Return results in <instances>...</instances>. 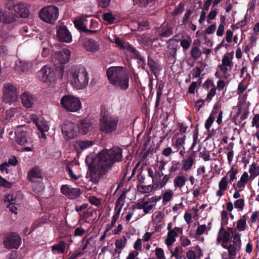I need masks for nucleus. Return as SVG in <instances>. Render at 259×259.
<instances>
[{
  "label": "nucleus",
  "mask_w": 259,
  "mask_h": 259,
  "mask_svg": "<svg viewBox=\"0 0 259 259\" xmlns=\"http://www.w3.org/2000/svg\"><path fill=\"white\" fill-rule=\"evenodd\" d=\"M15 15L17 17L26 18L29 15L28 5L27 4L19 3L14 6Z\"/></svg>",
  "instance_id": "20"
},
{
  "label": "nucleus",
  "mask_w": 259,
  "mask_h": 259,
  "mask_svg": "<svg viewBox=\"0 0 259 259\" xmlns=\"http://www.w3.org/2000/svg\"><path fill=\"white\" fill-rule=\"evenodd\" d=\"M68 82L76 90L84 89L89 83V75L85 68L82 66H73L66 72Z\"/></svg>",
  "instance_id": "3"
},
{
  "label": "nucleus",
  "mask_w": 259,
  "mask_h": 259,
  "mask_svg": "<svg viewBox=\"0 0 259 259\" xmlns=\"http://www.w3.org/2000/svg\"><path fill=\"white\" fill-rule=\"evenodd\" d=\"M187 181V179L184 176H177L174 180V186L175 189H181V188L185 185Z\"/></svg>",
  "instance_id": "34"
},
{
  "label": "nucleus",
  "mask_w": 259,
  "mask_h": 259,
  "mask_svg": "<svg viewBox=\"0 0 259 259\" xmlns=\"http://www.w3.org/2000/svg\"><path fill=\"white\" fill-rule=\"evenodd\" d=\"M142 240L141 238H138L134 244V250L141 251L142 250Z\"/></svg>",
  "instance_id": "60"
},
{
  "label": "nucleus",
  "mask_w": 259,
  "mask_h": 259,
  "mask_svg": "<svg viewBox=\"0 0 259 259\" xmlns=\"http://www.w3.org/2000/svg\"><path fill=\"white\" fill-rule=\"evenodd\" d=\"M152 185L144 186V185H139L138 186V189L139 191L143 193H148L151 192L153 190Z\"/></svg>",
  "instance_id": "54"
},
{
  "label": "nucleus",
  "mask_w": 259,
  "mask_h": 259,
  "mask_svg": "<svg viewBox=\"0 0 259 259\" xmlns=\"http://www.w3.org/2000/svg\"><path fill=\"white\" fill-rule=\"evenodd\" d=\"M62 107L68 111L75 112L81 108V103L78 97L72 95L64 96L61 100Z\"/></svg>",
  "instance_id": "9"
},
{
  "label": "nucleus",
  "mask_w": 259,
  "mask_h": 259,
  "mask_svg": "<svg viewBox=\"0 0 259 259\" xmlns=\"http://www.w3.org/2000/svg\"><path fill=\"white\" fill-rule=\"evenodd\" d=\"M16 142L20 145H24L27 143L26 127L22 126H18L15 131Z\"/></svg>",
  "instance_id": "22"
},
{
  "label": "nucleus",
  "mask_w": 259,
  "mask_h": 259,
  "mask_svg": "<svg viewBox=\"0 0 259 259\" xmlns=\"http://www.w3.org/2000/svg\"><path fill=\"white\" fill-rule=\"evenodd\" d=\"M121 157L122 150L117 147L100 152L94 161V169L90 171L91 180L94 183H98L102 174L115 162L120 161Z\"/></svg>",
  "instance_id": "2"
},
{
  "label": "nucleus",
  "mask_w": 259,
  "mask_h": 259,
  "mask_svg": "<svg viewBox=\"0 0 259 259\" xmlns=\"http://www.w3.org/2000/svg\"><path fill=\"white\" fill-rule=\"evenodd\" d=\"M248 87V84L244 82V80H243L239 83L237 88V94L239 96L242 95L243 92L246 90Z\"/></svg>",
  "instance_id": "51"
},
{
  "label": "nucleus",
  "mask_w": 259,
  "mask_h": 259,
  "mask_svg": "<svg viewBox=\"0 0 259 259\" xmlns=\"http://www.w3.org/2000/svg\"><path fill=\"white\" fill-rule=\"evenodd\" d=\"M186 136H183L182 137L177 138L175 139V137L172 139L173 146L176 147L178 149L182 148L184 149V144L185 143Z\"/></svg>",
  "instance_id": "42"
},
{
  "label": "nucleus",
  "mask_w": 259,
  "mask_h": 259,
  "mask_svg": "<svg viewBox=\"0 0 259 259\" xmlns=\"http://www.w3.org/2000/svg\"><path fill=\"white\" fill-rule=\"evenodd\" d=\"M21 243V238L15 233L8 235L4 241L5 246L7 248H18Z\"/></svg>",
  "instance_id": "16"
},
{
  "label": "nucleus",
  "mask_w": 259,
  "mask_h": 259,
  "mask_svg": "<svg viewBox=\"0 0 259 259\" xmlns=\"http://www.w3.org/2000/svg\"><path fill=\"white\" fill-rule=\"evenodd\" d=\"M37 76L40 81L51 87H54L57 80L55 72L48 65L44 66L38 71Z\"/></svg>",
  "instance_id": "8"
},
{
  "label": "nucleus",
  "mask_w": 259,
  "mask_h": 259,
  "mask_svg": "<svg viewBox=\"0 0 259 259\" xmlns=\"http://www.w3.org/2000/svg\"><path fill=\"white\" fill-rule=\"evenodd\" d=\"M126 241L127 239L125 237L117 239L115 242V252L118 254L120 253L121 250L125 247Z\"/></svg>",
  "instance_id": "38"
},
{
  "label": "nucleus",
  "mask_w": 259,
  "mask_h": 259,
  "mask_svg": "<svg viewBox=\"0 0 259 259\" xmlns=\"http://www.w3.org/2000/svg\"><path fill=\"white\" fill-rule=\"evenodd\" d=\"M3 99L5 103L12 105L18 101L17 89L13 84H5L3 90Z\"/></svg>",
  "instance_id": "11"
},
{
  "label": "nucleus",
  "mask_w": 259,
  "mask_h": 259,
  "mask_svg": "<svg viewBox=\"0 0 259 259\" xmlns=\"http://www.w3.org/2000/svg\"><path fill=\"white\" fill-rule=\"evenodd\" d=\"M195 162L194 157L190 155L188 157L183 159L181 161L182 169L184 171H187L192 168L193 165Z\"/></svg>",
  "instance_id": "29"
},
{
  "label": "nucleus",
  "mask_w": 259,
  "mask_h": 259,
  "mask_svg": "<svg viewBox=\"0 0 259 259\" xmlns=\"http://www.w3.org/2000/svg\"><path fill=\"white\" fill-rule=\"evenodd\" d=\"M65 243L60 241L52 246V251L54 254L63 253L65 251Z\"/></svg>",
  "instance_id": "40"
},
{
  "label": "nucleus",
  "mask_w": 259,
  "mask_h": 259,
  "mask_svg": "<svg viewBox=\"0 0 259 259\" xmlns=\"http://www.w3.org/2000/svg\"><path fill=\"white\" fill-rule=\"evenodd\" d=\"M118 118L107 111H102L100 118V130L105 134H111L117 130Z\"/></svg>",
  "instance_id": "5"
},
{
  "label": "nucleus",
  "mask_w": 259,
  "mask_h": 259,
  "mask_svg": "<svg viewBox=\"0 0 259 259\" xmlns=\"http://www.w3.org/2000/svg\"><path fill=\"white\" fill-rule=\"evenodd\" d=\"M234 208L233 203L229 201L226 203V209L222 210L221 212L222 224L226 226L228 224L229 212L232 211Z\"/></svg>",
  "instance_id": "25"
},
{
  "label": "nucleus",
  "mask_w": 259,
  "mask_h": 259,
  "mask_svg": "<svg viewBox=\"0 0 259 259\" xmlns=\"http://www.w3.org/2000/svg\"><path fill=\"white\" fill-rule=\"evenodd\" d=\"M21 111V108L19 107L12 108L8 110H7L5 112V116L3 119L2 121L4 124H7L8 123L11 118L14 116L18 112H20Z\"/></svg>",
  "instance_id": "31"
},
{
  "label": "nucleus",
  "mask_w": 259,
  "mask_h": 259,
  "mask_svg": "<svg viewBox=\"0 0 259 259\" xmlns=\"http://www.w3.org/2000/svg\"><path fill=\"white\" fill-rule=\"evenodd\" d=\"M156 259H166L164 250L160 247H157L155 250Z\"/></svg>",
  "instance_id": "55"
},
{
  "label": "nucleus",
  "mask_w": 259,
  "mask_h": 259,
  "mask_svg": "<svg viewBox=\"0 0 259 259\" xmlns=\"http://www.w3.org/2000/svg\"><path fill=\"white\" fill-rule=\"evenodd\" d=\"M225 30V24L224 23H220L218 27L216 34L218 36H222L224 35Z\"/></svg>",
  "instance_id": "62"
},
{
  "label": "nucleus",
  "mask_w": 259,
  "mask_h": 259,
  "mask_svg": "<svg viewBox=\"0 0 259 259\" xmlns=\"http://www.w3.org/2000/svg\"><path fill=\"white\" fill-rule=\"evenodd\" d=\"M164 217V213L162 211H155L152 216V221L153 224H157L160 223Z\"/></svg>",
  "instance_id": "43"
},
{
  "label": "nucleus",
  "mask_w": 259,
  "mask_h": 259,
  "mask_svg": "<svg viewBox=\"0 0 259 259\" xmlns=\"http://www.w3.org/2000/svg\"><path fill=\"white\" fill-rule=\"evenodd\" d=\"M158 199L155 196L149 197L145 196L140 200L136 204L138 209H143L145 214L149 213L155 206Z\"/></svg>",
  "instance_id": "13"
},
{
  "label": "nucleus",
  "mask_w": 259,
  "mask_h": 259,
  "mask_svg": "<svg viewBox=\"0 0 259 259\" xmlns=\"http://www.w3.org/2000/svg\"><path fill=\"white\" fill-rule=\"evenodd\" d=\"M247 217L243 215L236 222V227L234 232L232 233L233 240L231 239L230 233L221 228L218 234L216 240L217 244L221 243L222 246L228 250V252H223L222 254L223 259H234L241 247V235L237 233L238 231H244L247 227Z\"/></svg>",
  "instance_id": "1"
},
{
  "label": "nucleus",
  "mask_w": 259,
  "mask_h": 259,
  "mask_svg": "<svg viewBox=\"0 0 259 259\" xmlns=\"http://www.w3.org/2000/svg\"><path fill=\"white\" fill-rule=\"evenodd\" d=\"M184 10V4L183 3H180L174 11L173 14L174 15H179L183 12Z\"/></svg>",
  "instance_id": "61"
},
{
  "label": "nucleus",
  "mask_w": 259,
  "mask_h": 259,
  "mask_svg": "<svg viewBox=\"0 0 259 259\" xmlns=\"http://www.w3.org/2000/svg\"><path fill=\"white\" fill-rule=\"evenodd\" d=\"M67 170L69 175L72 181L77 180L79 178H80V175L76 171H73L71 168L68 167Z\"/></svg>",
  "instance_id": "57"
},
{
  "label": "nucleus",
  "mask_w": 259,
  "mask_h": 259,
  "mask_svg": "<svg viewBox=\"0 0 259 259\" xmlns=\"http://www.w3.org/2000/svg\"><path fill=\"white\" fill-rule=\"evenodd\" d=\"M252 126L255 127L256 128H259V114H255L252 119L251 121Z\"/></svg>",
  "instance_id": "64"
},
{
  "label": "nucleus",
  "mask_w": 259,
  "mask_h": 259,
  "mask_svg": "<svg viewBox=\"0 0 259 259\" xmlns=\"http://www.w3.org/2000/svg\"><path fill=\"white\" fill-rule=\"evenodd\" d=\"M83 47L88 52L95 53L99 50V44L95 40L88 39L84 41Z\"/></svg>",
  "instance_id": "26"
},
{
  "label": "nucleus",
  "mask_w": 259,
  "mask_h": 259,
  "mask_svg": "<svg viewBox=\"0 0 259 259\" xmlns=\"http://www.w3.org/2000/svg\"><path fill=\"white\" fill-rule=\"evenodd\" d=\"M28 180L32 182L33 191L36 193L41 192L44 189V186L40 181L36 183V179L42 180V176L41 170L38 167H34L30 169L27 174Z\"/></svg>",
  "instance_id": "10"
},
{
  "label": "nucleus",
  "mask_w": 259,
  "mask_h": 259,
  "mask_svg": "<svg viewBox=\"0 0 259 259\" xmlns=\"http://www.w3.org/2000/svg\"><path fill=\"white\" fill-rule=\"evenodd\" d=\"M192 42V39L190 36H188L181 40L180 45L183 48V51H187L190 47Z\"/></svg>",
  "instance_id": "45"
},
{
  "label": "nucleus",
  "mask_w": 259,
  "mask_h": 259,
  "mask_svg": "<svg viewBox=\"0 0 259 259\" xmlns=\"http://www.w3.org/2000/svg\"><path fill=\"white\" fill-rule=\"evenodd\" d=\"M248 93H245L238 97V102L237 103V108L238 109L237 114L242 113L241 118L244 119L246 118L249 113V108L250 103L247 100Z\"/></svg>",
  "instance_id": "14"
},
{
  "label": "nucleus",
  "mask_w": 259,
  "mask_h": 259,
  "mask_svg": "<svg viewBox=\"0 0 259 259\" xmlns=\"http://www.w3.org/2000/svg\"><path fill=\"white\" fill-rule=\"evenodd\" d=\"M174 195V192L171 190H166L162 195V202L166 203L171 200Z\"/></svg>",
  "instance_id": "48"
},
{
  "label": "nucleus",
  "mask_w": 259,
  "mask_h": 259,
  "mask_svg": "<svg viewBox=\"0 0 259 259\" xmlns=\"http://www.w3.org/2000/svg\"><path fill=\"white\" fill-rule=\"evenodd\" d=\"M59 16V9L54 5L43 8L39 13V18L42 21L51 24L55 23Z\"/></svg>",
  "instance_id": "7"
},
{
  "label": "nucleus",
  "mask_w": 259,
  "mask_h": 259,
  "mask_svg": "<svg viewBox=\"0 0 259 259\" xmlns=\"http://www.w3.org/2000/svg\"><path fill=\"white\" fill-rule=\"evenodd\" d=\"M32 66V64L26 61L19 60L16 63L15 69L19 72L28 70Z\"/></svg>",
  "instance_id": "36"
},
{
  "label": "nucleus",
  "mask_w": 259,
  "mask_h": 259,
  "mask_svg": "<svg viewBox=\"0 0 259 259\" xmlns=\"http://www.w3.org/2000/svg\"><path fill=\"white\" fill-rule=\"evenodd\" d=\"M94 142L90 140H80L76 141L74 147L77 151L83 150L93 146Z\"/></svg>",
  "instance_id": "33"
},
{
  "label": "nucleus",
  "mask_w": 259,
  "mask_h": 259,
  "mask_svg": "<svg viewBox=\"0 0 259 259\" xmlns=\"http://www.w3.org/2000/svg\"><path fill=\"white\" fill-rule=\"evenodd\" d=\"M109 82L117 88L126 90L129 86V77L124 67L112 66L106 71Z\"/></svg>",
  "instance_id": "4"
},
{
  "label": "nucleus",
  "mask_w": 259,
  "mask_h": 259,
  "mask_svg": "<svg viewBox=\"0 0 259 259\" xmlns=\"http://www.w3.org/2000/svg\"><path fill=\"white\" fill-rule=\"evenodd\" d=\"M15 21V17L10 12L4 11L2 9L0 10V22L9 24Z\"/></svg>",
  "instance_id": "30"
},
{
  "label": "nucleus",
  "mask_w": 259,
  "mask_h": 259,
  "mask_svg": "<svg viewBox=\"0 0 259 259\" xmlns=\"http://www.w3.org/2000/svg\"><path fill=\"white\" fill-rule=\"evenodd\" d=\"M71 52L67 49H63L60 51L56 52L52 56V61L57 67L66 63L70 58Z\"/></svg>",
  "instance_id": "15"
},
{
  "label": "nucleus",
  "mask_w": 259,
  "mask_h": 259,
  "mask_svg": "<svg viewBox=\"0 0 259 259\" xmlns=\"http://www.w3.org/2000/svg\"><path fill=\"white\" fill-rule=\"evenodd\" d=\"M172 33V30L171 27H167L165 28V30H163L161 33L160 34V35L162 37H169L170 36Z\"/></svg>",
  "instance_id": "63"
},
{
  "label": "nucleus",
  "mask_w": 259,
  "mask_h": 259,
  "mask_svg": "<svg viewBox=\"0 0 259 259\" xmlns=\"http://www.w3.org/2000/svg\"><path fill=\"white\" fill-rule=\"evenodd\" d=\"M248 172L251 180H253L259 175V165L256 162L254 161L249 165Z\"/></svg>",
  "instance_id": "35"
},
{
  "label": "nucleus",
  "mask_w": 259,
  "mask_h": 259,
  "mask_svg": "<svg viewBox=\"0 0 259 259\" xmlns=\"http://www.w3.org/2000/svg\"><path fill=\"white\" fill-rule=\"evenodd\" d=\"M29 118L35 123L40 132H46L49 130L48 123L42 117L38 118L36 115L32 114L30 115Z\"/></svg>",
  "instance_id": "21"
},
{
  "label": "nucleus",
  "mask_w": 259,
  "mask_h": 259,
  "mask_svg": "<svg viewBox=\"0 0 259 259\" xmlns=\"http://www.w3.org/2000/svg\"><path fill=\"white\" fill-rule=\"evenodd\" d=\"M5 201L9 202L10 203H16V202L19 201V200H17L16 196L12 193L5 196Z\"/></svg>",
  "instance_id": "56"
},
{
  "label": "nucleus",
  "mask_w": 259,
  "mask_h": 259,
  "mask_svg": "<svg viewBox=\"0 0 259 259\" xmlns=\"http://www.w3.org/2000/svg\"><path fill=\"white\" fill-rule=\"evenodd\" d=\"M74 25L78 29L81 30H85L86 26L84 23L83 20L78 19L74 21Z\"/></svg>",
  "instance_id": "59"
},
{
  "label": "nucleus",
  "mask_w": 259,
  "mask_h": 259,
  "mask_svg": "<svg viewBox=\"0 0 259 259\" xmlns=\"http://www.w3.org/2000/svg\"><path fill=\"white\" fill-rule=\"evenodd\" d=\"M249 180L251 179L248 174L246 171H244L236 184L237 188H238L239 191H242Z\"/></svg>",
  "instance_id": "32"
},
{
  "label": "nucleus",
  "mask_w": 259,
  "mask_h": 259,
  "mask_svg": "<svg viewBox=\"0 0 259 259\" xmlns=\"http://www.w3.org/2000/svg\"><path fill=\"white\" fill-rule=\"evenodd\" d=\"M182 229L179 227H175L172 230L168 231L167 237L165 241V243L167 246H169L176 241V237L179 234H182Z\"/></svg>",
  "instance_id": "24"
},
{
  "label": "nucleus",
  "mask_w": 259,
  "mask_h": 259,
  "mask_svg": "<svg viewBox=\"0 0 259 259\" xmlns=\"http://www.w3.org/2000/svg\"><path fill=\"white\" fill-rule=\"evenodd\" d=\"M62 132L66 140L73 139L79 133L78 124L70 121H66L62 126Z\"/></svg>",
  "instance_id": "12"
},
{
  "label": "nucleus",
  "mask_w": 259,
  "mask_h": 259,
  "mask_svg": "<svg viewBox=\"0 0 259 259\" xmlns=\"http://www.w3.org/2000/svg\"><path fill=\"white\" fill-rule=\"evenodd\" d=\"M191 55L193 58L197 59L202 55V52L197 47H193L191 51Z\"/></svg>",
  "instance_id": "52"
},
{
  "label": "nucleus",
  "mask_w": 259,
  "mask_h": 259,
  "mask_svg": "<svg viewBox=\"0 0 259 259\" xmlns=\"http://www.w3.org/2000/svg\"><path fill=\"white\" fill-rule=\"evenodd\" d=\"M218 14L217 9H211L207 16V22L208 24L211 23V21L214 20Z\"/></svg>",
  "instance_id": "53"
},
{
  "label": "nucleus",
  "mask_w": 259,
  "mask_h": 259,
  "mask_svg": "<svg viewBox=\"0 0 259 259\" xmlns=\"http://www.w3.org/2000/svg\"><path fill=\"white\" fill-rule=\"evenodd\" d=\"M121 49L125 50L129 52L133 53L135 57H138L139 55V52L127 42H124L123 46Z\"/></svg>",
  "instance_id": "49"
},
{
  "label": "nucleus",
  "mask_w": 259,
  "mask_h": 259,
  "mask_svg": "<svg viewBox=\"0 0 259 259\" xmlns=\"http://www.w3.org/2000/svg\"><path fill=\"white\" fill-rule=\"evenodd\" d=\"M119 202H122L121 198H119L116 201V205H115V214H114V215L112 217V220L111 222L112 227H113L115 225L116 221L119 219V216H120L122 206H119Z\"/></svg>",
  "instance_id": "37"
},
{
  "label": "nucleus",
  "mask_w": 259,
  "mask_h": 259,
  "mask_svg": "<svg viewBox=\"0 0 259 259\" xmlns=\"http://www.w3.org/2000/svg\"><path fill=\"white\" fill-rule=\"evenodd\" d=\"M211 229V223H208L206 225H199L196 230V234L198 235H201L204 234H208V232Z\"/></svg>",
  "instance_id": "41"
},
{
  "label": "nucleus",
  "mask_w": 259,
  "mask_h": 259,
  "mask_svg": "<svg viewBox=\"0 0 259 259\" xmlns=\"http://www.w3.org/2000/svg\"><path fill=\"white\" fill-rule=\"evenodd\" d=\"M103 19L107 24H111L114 23L115 16L111 12L105 13L103 15Z\"/></svg>",
  "instance_id": "44"
},
{
  "label": "nucleus",
  "mask_w": 259,
  "mask_h": 259,
  "mask_svg": "<svg viewBox=\"0 0 259 259\" xmlns=\"http://www.w3.org/2000/svg\"><path fill=\"white\" fill-rule=\"evenodd\" d=\"M238 172V170L235 168L234 165H232L224 177H226L230 183L231 184L234 181L236 180Z\"/></svg>",
  "instance_id": "39"
},
{
  "label": "nucleus",
  "mask_w": 259,
  "mask_h": 259,
  "mask_svg": "<svg viewBox=\"0 0 259 259\" xmlns=\"http://www.w3.org/2000/svg\"><path fill=\"white\" fill-rule=\"evenodd\" d=\"M78 126L79 133L82 135L87 134L93 128L92 122L88 119H83L80 120Z\"/></svg>",
  "instance_id": "27"
},
{
  "label": "nucleus",
  "mask_w": 259,
  "mask_h": 259,
  "mask_svg": "<svg viewBox=\"0 0 259 259\" xmlns=\"http://www.w3.org/2000/svg\"><path fill=\"white\" fill-rule=\"evenodd\" d=\"M234 53L233 52L225 54L222 59V63L218 66V68L222 73L221 75L219 71H216L215 76L219 78H224L227 79L230 76V72L233 66V59Z\"/></svg>",
  "instance_id": "6"
},
{
  "label": "nucleus",
  "mask_w": 259,
  "mask_h": 259,
  "mask_svg": "<svg viewBox=\"0 0 259 259\" xmlns=\"http://www.w3.org/2000/svg\"><path fill=\"white\" fill-rule=\"evenodd\" d=\"M156 0H134V4L139 3V5L141 7H146L148 5L152 6Z\"/></svg>",
  "instance_id": "50"
},
{
  "label": "nucleus",
  "mask_w": 259,
  "mask_h": 259,
  "mask_svg": "<svg viewBox=\"0 0 259 259\" xmlns=\"http://www.w3.org/2000/svg\"><path fill=\"white\" fill-rule=\"evenodd\" d=\"M20 99L22 105L27 108H32L36 101L35 98L27 92L22 94Z\"/></svg>",
  "instance_id": "23"
},
{
  "label": "nucleus",
  "mask_w": 259,
  "mask_h": 259,
  "mask_svg": "<svg viewBox=\"0 0 259 259\" xmlns=\"http://www.w3.org/2000/svg\"><path fill=\"white\" fill-rule=\"evenodd\" d=\"M162 171L157 170L155 172V177L152 180L153 186L156 189L162 188L168 182L170 177L168 175L164 176Z\"/></svg>",
  "instance_id": "18"
},
{
  "label": "nucleus",
  "mask_w": 259,
  "mask_h": 259,
  "mask_svg": "<svg viewBox=\"0 0 259 259\" xmlns=\"http://www.w3.org/2000/svg\"><path fill=\"white\" fill-rule=\"evenodd\" d=\"M217 114V113L216 112L213 111L206 120L205 127L207 130V131L209 130L210 127H211L215 118Z\"/></svg>",
  "instance_id": "46"
},
{
  "label": "nucleus",
  "mask_w": 259,
  "mask_h": 259,
  "mask_svg": "<svg viewBox=\"0 0 259 259\" xmlns=\"http://www.w3.org/2000/svg\"><path fill=\"white\" fill-rule=\"evenodd\" d=\"M230 183L226 177H223L218 184L219 190L217 191L216 196L220 198L224 195L225 192L228 188V184Z\"/></svg>",
  "instance_id": "28"
},
{
  "label": "nucleus",
  "mask_w": 259,
  "mask_h": 259,
  "mask_svg": "<svg viewBox=\"0 0 259 259\" xmlns=\"http://www.w3.org/2000/svg\"><path fill=\"white\" fill-rule=\"evenodd\" d=\"M234 205L238 211H242L245 206V201L242 198L238 199L234 201Z\"/></svg>",
  "instance_id": "47"
},
{
  "label": "nucleus",
  "mask_w": 259,
  "mask_h": 259,
  "mask_svg": "<svg viewBox=\"0 0 259 259\" xmlns=\"http://www.w3.org/2000/svg\"><path fill=\"white\" fill-rule=\"evenodd\" d=\"M109 40L111 42H114L116 44L120 49L123 45L124 42H123L122 40H121L119 37L116 36H112V37H109Z\"/></svg>",
  "instance_id": "58"
},
{
  "label": "nucleus",
  "mask_w": 259,
  "mask_h": 259,
  "mask_svg": "<svg viewBox=\"0 0 259 259\" xmlns=\"http://www.w3.org/2000/svg\"><path fill=\"white\" fill-rule=\"evenodd\" d=\"M56 29L57 37L60 41L69 43L72 41L71 34L65 25L60 24Z\"/></svg>",
  "instance_id": "17"
},
{
  "label": "nucleus",
  "mask_w": 259,
  "mask_h": 259,
  "mask_svg": "<svg viewBox=\"0 0 259 259\" xmlns=\"http://www.w3.org/2000/svg\"><path fill=\"white\" fill-rule=\"evenodd\" d=\"M61 193L70 199H74L80 194V190L78 188H72L68 185H62L61 187Z\"/></svg>",
  "instance_id": "19"
}]
</instances>
